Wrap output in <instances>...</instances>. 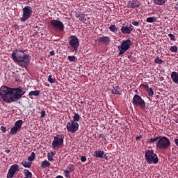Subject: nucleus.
Listing matches in <instances>:
<instances>
[{
  "instance_id": "nucleus-1",
  "label": "nucleus",
  "mask_w": 178,
  "mask_h": 178,
  "mask_svg": "<svg viewBox=\"0 0 178 178\" xmlns=\"http://www.w3.org/2000/svg\"><path fill=\"white\" fill-rule=\"evenodd\" d=\"M0 95L3 101H7L8 104H10V102L19 101L24 95V92L20 88H12L2 86L0 88Z\"/></svg>"
},
{
  "instance_id": "nucleus-2",
  "label": "nucleus",
  "mask_w": 178,
  "mask_h": 178,
  "mask_svg": "<svg viewBox=\"0 0 178 178\" xmlns=\"http://www.w3.org/2000/svg\"><path fill=\"white\" fill-rule=\"evenodd\" d=\"M17 52L24 54L23 50L15 49V52H13L11 54L13 60L15 62V63H18L19 66L26 69L27 66H29V64L31 60V58H30V56L27 54H25L23 56H20Z\"/></svg>"
},
{
  "instance_id": "nucleus-3",
  "label": "nucleus",
  "mask_w": 178,
  "mask_h": 178,
  "mask_svg": "<svg viewBox=\"0 0 178 178\" xmlns=\"http://www.w3.org/2000/svg\"><path fill=\"white\" fill-rule=\"evenodd\" d=\"M147 143L148 144H155L158 149H168L170 147V140L166 136H157L149 139Z\"/></svg>"
},
{
  "instance_id": "nucleus-4",
  "label": "nucleus",
  "mask_w": 178,
  "mask_h": 178,
  "mask_svg": "<svg viewBox=\"0 0 178 178\" xmlns=\"http://www.w3.org/2000/svg\"><path fill=\"white\" fill-rule=\"evenodd\" d=\"M133 45V42H131V40L130 38L127 39V40H122L121 44L118 47L119 52V56L123 55L124 52H127L128 49H130V47Z\"/></svg>"
},
{
  "instance_id": "nucleus-5",
  "label": "nucleus",
  "mask_w": 178,
  "mask_h": 178,
  "mask_svg": "<svg viewBox=\"0 0 178 178\" xmlns=\"http://www.w3.org/2000/svg\"><path fill=\"white\" fill-rule=\"evenodd\" d=\"M145 159L146 162H147L149 165H151V163H154V165H156V163L159 162V159H158L156 154L154 153V150H147L145 152Z\"/></svg>"
},
{
  "instance_id": "nucleus-6",
  "label": "nucleus",
  "mask_w": 178,
  "mask_h": 178,
  "mask_svg": "<svg viewBox=\"0 0 178 178\" xmlns=\"http://www.w3.org/2000/svg\"><path fill=\"white\" fill-rule=\"evenodd\" d=\"M65 140V135L63 134H56V136L54 137V140L51 143L53 148H60L62 145H63V141Z\"/></svg>"
},
{
  "instance_id": "nucleus-7",
  "label": "nucleus",
  "mask_w": 178,
  "mask_h": 178,
  "mask_svg": "<svg viewBox=\"0 0 178 178\" xmlns=\"http://www.w3.org/2000/svg\"><path fill=\"white\" fill-rule=\"evenodd\" d=\"M132 104L134 106H139L140 109H145V101L143 99L141 96L135 95L132 99Z\"/></svg>"
},
{
  "instance_id": "nucleus-8",
  "label": "nucleus",
  "mask_w": 178,
  "mask_h": 178,
  "mask_svg": "<svg viewBox=\"0 0 178 178\" xmlns=\"http://www.w3.org/2000/svg\"><path fill=\"white\" fill-rule=\"evenodd\" d=\"M22 17H21V22H26L29 20L30 17H31V15H33V9L30 6H26L22 9Z\"/></svg>"
},
{
  "instance_id": "nucleus-9",
  "label": "nucleus",
  "mask_w": 178,
  "mask_h": 178,
  "mask_svg": "<svg viewBox=\"0 0 178 178\" xmlns=\"http://www.w3.org/2000/svg\"><path fill=\"white\" fill-rule=\"evenodd\" d=\"M50 24L51 26H52V27H54V29H56V30H59V31H63L65 29V25L63 24V22L58 19L51 20Z\"/></svg>"
},
{
  "instance_id": "nucleus-10",
  "label": "nucleus",
  "mask_w": 178,
  "mask_h": 178,
  "mask_svg": "<svg viewBox=\"0 0 178 178\" xmlns=\"http://www.w3.org/2000/svg\"><path fill=\"white\" fill-rule=\"evenodd\" d=\"M69 44L71 48H73L75 52H77V49L79 48L80 43L79 42V38L74 35H72L70 38Z\"/></svg>"
},
{
  "instance_id": "nucleus-11",
  "label": "nucleus",
  "mask_w": 178,
  "mask_h": 178,
  "mask_svg": "<svg viewBox=\"0 0 178 178\" xmlns=\"http://www.w3.org/2000/svg\"><path fill=\"white\" fill-rule=\"evenodd\" d=\"M67 130L70 133H76L79 130V123L71 121L67 124Z\"/></svg>"
},
{
  "instance_id": "nucleus-12",
  "label": "nucleus",
  "mask_w": 178,
  "mask_h": 178,
  "mask_svg": "<svg viewBox=\"0 0 178 178\" xmlns=\"http://www.w3.org/2000/svg\"><path fill=\"white\" fill-rule=\"evenodd\" d=\"M17 172H19V165L17 164L11 165L7 174V178H13Z\"/></svg>"
},
{
  "instance_id": "nucleus-13",
  "label": "nucleus",
  "mask_w": 178,
  "mask_h": 178,
  "mask_svg": "<svg viewBox=\"0 0 178 178\" xmlns=\"http://www.w3.org/2000/svg\"><path fill=\"white\" fill-rule=\"evenodd\" d=\"M120 30L122 34H131V31L134 30V26L131 24L129 26H122Z\"/></svg>"
},
{
  "instance_id": "nucleus-14",
  "label": "nucleus",
  "mask_w": 178,
  "mask_h": 178,
  "mask_svg": "<svg viewBox=\"0 0 178 178\" xmlns=\"http://www.w3.org/2000/svg\"><path fill=\"white\" fill-rule=\"evenodd\" d=\"M139 6H141V3L138 0H131L128 1L127 8H132L133 9H135Z\"/></svg>"
},
{
  "instance_id": "nucleus-15",
  "label": "nucleus",
  "mask_w": 178,
  "mask_h": 178,
  "mask_svg": "<svg viewBox=\"0 0 178 178\" xmlns=\"http://www.w3.org/2000/svg\"><path fill=\"white\" fill-rule=\"evenodd\" d=\"M67 170L64 171V175L65 177H70V173H72L74 170V165L70 164L67 167Z\"/></svg>"
},
{
  "instance_id": "nucleus-16",
  "label": "nucleus",
  "mask_w": 178,
  "mask_h": 178,
  "mask_svg": "<svg viewBox=\"0 0 178 178\" xmlns=\"http://www.w3.org/2000/svg\"><path fill=\"white\" fill-rule=\"evenodd\" d=\"M141 87H143V88H145V90H147V92L149 97L154 96V90H152V88H149V86L145 85V84H141Z\"/></svg>"
},
{
  "instance_id": "nucleus-17",
  "label": "nucleus",
  "mask_w": 178,
  "mask_h": 178,
  "mask_svg": "<svg viewBox=\"0 0 178 178\" xmlns=\"http://www.w3.org/2000/svg\"><path fill=\"white\" fill-rule=\"evenodd\" d=\"M99 42H102V44H105L108 45L109 42H111V38L108 36H103L98 38Z\"/></svg>"
},
{
  "instance_id": "nucleus-18",
  "label": "nucleus",
  "mask_w": 178,
  "mask_h": 178,
  "mask_svg": "<svg viewBox=\"0 0 178 178\" xmlns=\"http://www.w3.org/2000/svg\"><path fill=\"white\" fill-rule=\"evenodd\" d=\"M93 155L95 158H101V159H104V155H105V153L104 151L99 150L95 151Z\"/></svg>"
},
{
  "instance_id": "nucleus-19",
  "label": "nucleus",
  "mask_w": 178,
  "mask_h": 178,
  "mask_svg": "<svg viewBox=\"0 0 178 178\" xmlns=\"http://www.w3.org/2000/svg\"><path fill=\"white\" fill-rule=\"evenodd\" d=\"M76 17H78L81 22H87V19L86 18V14L84 13H75Z\"/></svg>"
},
{
  "instance_id": "nucleus-20",
  "label": "nucleus",
  "mask_w": 178,
  "mask_h": 178,
  "mask_svg": "<svg viewBox=\"0 0 178 178\" xmlns=\"http://www.w3.org/2000/svg\"><path fill=\"white\" fill-rule=\"evenodd\" d=\"M171 79L173 83H175V84L178 85V72H172L171 74Z\"/></svg>"
},
{
  "instance_id": "nucleus-21",
  "label": "nucleus",
  "mask_w": 178,
  "mask_h": 178,
  "mask_svg": "<svg viewBox=\"0 0 178 178\" xmlns=\"http://www.w3.org/2000/svg\"><path fill=\"white\" fill-rule=\"evenodd\" d=\"M49 166H51V163L47 160H44L41 163L40 168L42 169H45V168H49Z\"/></svg>"
},
{
  "instance_id": "nucleus-22",
  "label": "nucleus",
  "mask_w": 178,
  "mask_h": 178,
  "mask_svg": "<svg viewBox=\"0 0 178 178\" xmlns=\"http://www.w3.org/2000/svg\"><path fill=\"white\" fill-rule=\"evenodd\" d=\"M41 93V91L40 90H32L29 92V97H38L40 94Z\"/></svg>"
},
{
  "instance_id": "nucleus-23",
  "label": "nucleus",
  "mask_w": 178,
  "mask_h": 178,
  "mask_svg": "<svg viewBox=\"0 0 178 178\" xmlns=\"http://www.w3.org/2000/svg\"><path fill=\"white\" fill-rule=\"evenodd\" d=\"M22 126H23V120H19L15 122V127H17L19 130L22 129Z\"/></svg>"
},
{
  "instance_id": "nucleus-24",
  "label": "nucleus",
  "mask_w": 178,
  "mask_h": 178,
  "mask_svg": "<svg viewBox=\"0 0 178 178\" xmlns=\"http://www.w3.org/2000/svg\"><path fill=\"white\" fill-rule=\"evenodd\" d=\"M80 119H81V117H80V115L77 113H74L72 122H80Z\"/></svg>"
},
{
  "instance_id": "nucleus-25",
  "label": "nucleus",
  "mask_w": 178,
  "mask_h": 178,
  "mask_svg": "<svg viewBox=\"0 0 178 178\" xmlns=\"http://www.w3.org/2000/svg\"><path fill=\"white\" fill-rule=\"evenodd\" d=\"M112 92L116 95H122V93H120V89L118 86L114 87L112 89Z\"/></svg>"
},
{
  "instance_id": "nucleus-26",
  "label": "nucleus",
  "mask_w": 178,
  "mask_h": 178,
  "mask_svg": "<svg viewBox=\"0 0 178 178\" xmlns=\"http://www.w3.org/2000/svg\"><path fill=\"white\" fill-rule=\"evenodd\" d=\"M24 175H25L24 178H31V177H33V174L29 170H24Z\"/></svg>"
},
{
  "instance_id": "nucleus-27",
  "label": "nucleus",
  "mask_w": 178,
  "mask_h": 178,
  "mask_svg": "<svg viewBox=\"0 0 178 178\" xmlns=\"http://www.w3.org/2000/svg\"><path fill=\"white\" fill-rule=\"evenodd\" d=\"M17 131H20V129H19V128H17L16 127H13L10 129V134H12V136H15V134H17Z\"/></svg>"
},
{
  "instance_id": "nucleus-28",
  "label": "nucleus",
  "mask_w": 178,
  "mask_h": 178,
  "mask_svg": "<svg viewBox=\"0 0 178 178\" xmlns=\"http://www.w3.org/2000/svg\"><path fill=\"white\" fill-rule=\"evenodd\" d=\"M21 165L24 166V168H28V169H30L31 168V163H29L27 161H22L21 163Z\"/></svg>"
},
{
  "instance_id": "nucleus-29",
  "label": "nucleus",
  "mask_w": 178,
  "mask_h": 178,
  "mask_svg": "<svg viewBox=\"0 0 178 178\" xmlns=\"http://www.w3.org/2000/svg\"><path fill=\"white\" fill-rule=\"evenodd\" d=\"M47 81L50 83V84H54L56 83V79H55V78H52V75H49Z\"/></svg>"
},
{
  "instance_id": "nucleus-30",
  "label": "nucleus",
  "mask_w": 178,
  "mask_h": 178,
  "mask_svg": "<svg viewBox=\"0 0 178 178\" xmlns=\"http://www.w3.org/2000/svg\"><path fill=\"white\" fill-rule=\"evenodd\" d=\"M146 22L147 23H154V22H156V17H149L146 19Z\"/></svg>"
},
{
  "instance_id": "nucleus-31",
  "label": "nucleus",
  "mask_w": 178,
  "mask_h": 178,
  "mask_svg": "<svg viewBox=\"0 0 178 178\" xmlns=\"http://www.w3.org/2000/svg\"><path fill=\"white\" fill-rule=\"evenodd\" d=\"M154 63H157L158 65H162V63H163V60L159 58V56H156L154 60Z\"/></svg>"
},
{
  "instance_id": "nucleus-32",
  "label": "nucleus",
  "mask_w": 178,
  "mask_h": 178,
  "mask_svg": "<svg viewBox=\"0 0 178 178\" xmlns=\"http://www.w3.org/2000/svg\"><path fill=\"white\" fill-rule=\"evenodd\" d=\"M108 29L110 31H112V33H116V31H118V28L115 25H111Z\"/></svg>"
},
{
  "instance_id": "nucleus-33",
  "label": "nucleus",
  "mask_w": 178,
  "mask_h": 178,
  "mask_svg": "<svg viewBox=\"0 0 178 178\" xmlns=\"http://www.w3.org/2000/svg\"><path fill=\"white\" fill-rule=\"evenodd\" d=\"M156 5H165V0H153Z\"/></svg>"
},
{
  "instance_id": "nucleus-34",
  "label": "nucleus",
  "mask_w": 178,
  "mask_h": 178,
  "mask_svg": "<svg viewBox=\"0 0 178 178\" xmlns=\"http://www.w3.org/2000/svg\"><path fill=\"white\" fill-rule=\"evenodd\" d=\"M67 59L70 62H76L77 60V58L74 56H68Z\"/></svg>"
},
{
  "instance_id": "nucleus-35",
  "label": "nucleus",
  "mask_w": 178,
  "mask_h": 178,
  "mask_svg": "<svg viewBox=\"0 0 178 178\" xmlns=\"http://www.w3.org/2000/svg\"><path fill=\"white\" fill-rule=\"evenodd\" d=\"M34 159H35V153L33 152L31 156L28 157V161L31 162L32 161H34Z\"/></svg>"
},
{
  "instance_id": "nucleus-36",
  "label": "nucleus",
  "mask_w": 178,
  "mask_h": 178,
  "mask_svg": "<svg viewBox=\"0 0 178 178\" xmlns=\"http://www.w3.org/2000/svg\"><path fill=\"white\" fill-rule=\"evenodd\" d=\"M170 51L171 52H177L178 51V47L177 46L175 45V46H171L170 48Z\"/></svg>"
},
{
  "instance_id": "nucleus-37",
  "label": "nucleus",
  "mask_w": 178,
  "mask_h": 178,
  "mask_svg": "<svg viewBox=\"0 0 178 178\" xmlns=\"http://www.w3.org/2000/svg\"><path fill=\"white\" fill-rule=\"evenodd\" d=\"M168 37H170L171 41H176V38H175V35H173L172 33H169Z\"/></svg>"
},
{
  "instance_id": "nucleus-38",
  "label": "nucleus",
  "mask_w": 178,
  "mask_h": 178,
  "mask_svg": "<svg viewBox=\"0 0 178 178\" xmlns=\"http://www.w3.org/2000/svg\"><path fill=\"white\" fill-rule=\"evenodd\" d=\"M52 156H51V154L49 153L47 154V158H48L49 161H54V158Z\"/></svg>"
},
{
  "instance_id": "nucleus-39",
  "label": "nucleus",
  "mask_w": 178,
  "mask_h": 178,
  "mask_svg": "<svg viewBox=\"0 0 178 178\" xmlns=\"http://www.w3.org/2000/svg\"><path fill=\"white\" fill-rule=\"evenodd\" d=\"M40 114H41V116H40L41 119H42V118H45V111H42L40 112Z\"/></svg>"
},
{
  "instance_id": "nucleus-40",
  "label": "nucleus",
  "mask_w": 178,
  "mask_h": 178,
  "mask_svg": "<svg viewBox=\"0 0 178 178\" xmlns=\"http://www.w3.org/2000/svg\"><path fill=\"white\" fill-rule=\"evenodd\" d=\"M132 24H133V26H140V22L134 21V22H132Z\"/></svg>"
},
{
  "instance_id": "nucleus-41",
  "label": "nucleus",
  "mask_w": 178,
  "mask_h": 178,
  "mask_svg": "<svg viewBox=\"0 0 178 178\" xmlns=\"http://www.w3.org/2000/svg\"><path fill=\"white\" fill-rule=\"evenodd\" d=\"M81 162H86V161H87V157H86L85 156H82L81 157Z\"/></svg>"
},
{
  "instance_id": "nucleus-42",
  "label": "nucleus",
  "mask_w": 178,
  "mask_h": 178,
  "mask_svg": "<svg viewBox=\"0 0 178 178\" xmlns=\"http://www.w3.org/2000/svg\"><path fill=\"white\" fill-rule=\"evenodd\" d=\"M1 131H3V133H6V127L1 126Z\"/></svg>"
},
{
  "instance_id": "nucleus-43",
  "label": "nucleus",
  "mask_w": 178,
  "mask_h": 178,
  "mask_svg": "<svg viewBox=\"0 0 178 178\" xmlns=\"http://www.w3.org/2000/svg\"><path fill=\"white\" fill-rule=\"evenodd\" d=\"M103 159H106V161H108V159H109L108 158V156H106V154H104L103 155Z\"/></svg>"
},
{
  "instance_id": "nucleus-44",
  "label": "nucleus",
  "mask_w": 178,
  "mask_h": 178,
  "mask_svg": "<svg viewBox=\"0 0 178 178\" xmlns=\"http://www.w3.org/2000/svg\"><path fill=\"white\" fill-rule=\"evenodd\" d=\"M54 55H55V51H50V56H54Z\"/></svg>"
},
{
  "instance_id": "nucleus-45",
  "label": "nucleus",
  "mask_w": 178,
  "mask_h": 178,
  "mask_svg": "<svg viewBox=\"0 0 178 178\" xmlns=\"http://www.w3.org/2000/svg\"><path fill=\"white\" fill-rule=\"evenodd\" d=\"M140 138H143V136H136V140H137V141H138V140H140Z\"/></svg>"
},
{
  "instance_id": "nucleus-46",
  "label": "nucleus",
  "mask_w": 178,
  "mask_h": 178,
  "mask_svg": "<svg viewBox=\"0 0 178 178\" xmlns=\"http://www.w3.org/2000/svg\"><path fill=\"white\" fill-rule=\"evenodd\" d=\"M175 143L176 144L177 147H178V139H175Z\"/></svg>"
},
{
  "instance_id": "nucleus-47",
  "label": "nucleus",
  "mask_w": 178,
  "mask_h": 178,
  "mask_svg": "<svg viewBox=\"0 0 178 178\" xmlns=\"http://www.w3.org/2000/svg\"><path fill=\"white\" fill-rule=\"evenodd\" d=\"M6 154H9L10 152V149H6L5 151Z\"/></svg>"
},
{
  "instance_id": "nucleus-48",
  "label": "nucleus",
  "mask_w": 178,
  "mask_h": 178,
  "mask_svg": "<svg viewBox=\"0 0 178 178\" xmlns=\"http://www.w3.org/2000/svg\"><path fill=\"white\" fill-rule=\"evenodd\" d=\"M80 104H81V105H83V104H86V102H84L83 101H81V102H80Z\"/></svg>"
},
{
  "instance_id": "nucleus-49",
  "label": "nucleus",
  "mask_w": 178,
  "mask_h": 178,
  "mask_svg": "<svg viewBox=\"0 0 178 178\" xmlns=\"http://www.w3.org/2000/svg\"><path fill=\"white\" fill-rule=\"evenodd\" d=\"M175 122H176V123H178V120H177L175 121Z\"/></svg>"
},
{
  "instance_id": "nucleus-50",
  "label": "nucleus",
  "mask_w": 178,
  "mask_h": 178,
  "mask_svg": "<svg viewBox=\"0 0 178 178\" xmlns=\"http://www.w3.org/2000/svg\"><path fill=\"white\" fill-rule=\"evenodd\" d=\"M102 134H100V135H99V137H102Z\"/></svg>"
}]
</instances>
